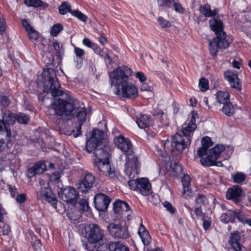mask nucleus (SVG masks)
Returning <instances> with one entry per match:
<instances>
[{
    "mask_svg": "<svg viewBox=\"0 0 251 251\" xmlns=\"http://www.w3.org/2000/svg\"><path fill=\"white\" fill-rule=\"evenodd\" d=\"M136 123L140 128L145 129L151 124L150 117L145 114H140L137 117Z\"/></svg>",
    "mask_w": 251,
    "mask_h": 251,
    "instance_id": "24",
    "label": "nucleus"
},
{
    "mask_svg": "<svg viewBox=\"0 0 251 251\" xmlns=\"http://www.w3.org/2000/svg\"><path fill=\"white\" fill-rule=\"evenodd\" d=\"M94 48V50L96 53H98L100 56H102L104 55L103 51L98 46H95Z\"/></svg>",
    "mask_w": 251,
    "mask_h": 251,
    "instance_id": "63",
    "label": "nucleus"
},
{
    "mask_svg": "<svg viewBox=\"0 0 251 251\" xmlns=\"http://www.w3.org/2000/svg\"><path fill=\"white\" fill-rule=\"evenodd\" d=\"M199 10L202 15L206 17H214L217 14L218 12L216 9L214 11L211 10L210 6L208 4L201 6L199 8Z\"/></svg>",
    "mask_w": 251,
    "mask_h": 251,
    "instance_id": "26",
    "label": "nucleus"
},
{
    "mask_svg": "<svg viewBox=\"0 0 251 251\" xmlns=\"http://www.w3.org/2000/svg\"><path fill=\"white\" fill-rule=\"evenodd\" d=\"M110 201L109 197L102 193L97 194L94 198L95 207L100 211H106Z\"/></svg>",
    "mask_w": 251,
    "mask_h": 251,
    "instance_id": "13",
    "label": "nucleus"
},
{
    "mask_svg": "<svg viewBox=\"0 0 251 251\" xmlns=\"http://www.w3.org/2000/svg\"><path fill=\"white\" fill-rule=\"evenodd\" d=\"M59 13L61 15H65L67 12L71 13L73 11L71 9L70 6L67 2L64 1L62 3L61 5L59 7Z\"/></svg>",
    "mask_w": 251,
    "mask_h": 251,
    "instance_id": "35",
    "label": "nucleus"
},
{
    "mask_svg": "<svg viewBox=\"0 0 251 251\" xmlns=\"http://www.w3.org/2000/svg\"><path fill=\"white\" fill-rule=\"evenodd\" d=\"M42 76L44 92L50 93L53 97L61 96L63 94V92L59 89L60 84L54 69H44L42 73Z\"/></svg>",
    "mask_w": 251,
    "mask_h": 251,
    "instance_id": "6",
    "label": "nucleus"
},
{
    "mask_svg": "<svg viewBox=\"0 0 251 251\" xmlns=\"http://www.w3.org/2000/svg\"><path fill=\"white\" fill-rule=\"evenodd\" d=\"M225 79L227 81L232 88L240 91L242 89V84L236 72L227 71L224 74Z\"/></svg>",
    "mask_w": 251,
    "mask_h": 251,
    "instance_id": "12",
    "label": "nucleus"
},
{
    "mask_svg": "<svg viewBox=\"0 0 251 251\" xmlns=\"http://www.w3.org/2000/svg\"><path fill=\"white\" fill-rule=\"evenodd\" d=\"M8 188L12 197H15L17 195V189L11 185H8Z\"/></svg>",
    "mask_w": 251,
    "mask_h": 251,
    "instance_id": "60",
    "label": "nucleus"
},
{
    "mask_svg": "<svg viewBox=\"0 0 251 251\" xmlns=\"http://www.w3.org/2000/svg\"><path fill=\"white\" fill-rule=\"evenodd\" d=\"M71 14L82 22H86L87 20V16L78 10H73Z\"/></svg>",
    "mask_w": 251,
    "mask_h": 251,
    "instance_id": "43",
    "label": "nucleus"
},
{
    "mask_svg": "<svg viewBox=\"0 0 251 251\" xmlns=\"http://www.w3.org/2000/svg\"><path fill=\"white\" fill-rule=\"evenodd\" d=\"M46 165L43 161L35 163L28 170V176L32 177L34 176L43 174L46 171Z\"/></svg>",
    "mask_w": 251,
    "mask_h": 251,
    "instance_id": "18",
    "label": "nucleus"
},
{
    "mask_svg": "<svg viewBox=\"0 0 251 251\" xmlns=\"http://www.w3.org/2000/svg\"><path fill=\"white\" fill-rule=\"evenodd\" d=\"M79 208L83 211H87L89 209L87 201L85 199H81L79 201Z\"/></svg>",
    "mask_w": 251,
    "mask_h": 251,
    "instance_id": "47",
    "label": "nucleus"
},
{
    "mask_svg": "<svg viewBox=\"0 0 251 251\" xmlns=\"http://www.w3.org/2000/svg\"><path fill=\"white\" fill-rule=\"evenodd\" d=\"M84 230L89 242L94 244L103 240L104 230L98 225L90 224L85 226Z\"/></svg>",
    "mask_w": 251,
    "mask_h": 251,
    "instance_id": "7",
    "label": "nucleus"
},
{
    "mask_svg": "<svg viewBox=\"0 0 251 251\" xmlns=\"http://www.w3.org/2000/svg\"><path fill=\"white\" fill-rule=\"evenodd\" d=\"M58 196L66 202L75 204L78 199L79 194L74 188L67 187L58 192Z\"/></svg>",
    "mask_w": 251,
    "mask_h": 251,
    "instance_id": "9",
    "label": "nucleus"
},
{
    "mask_svg": "<svg viewBox=\"0 0 251 251\" xmlns=\"http://www.w3.org/2000/svg\"><path fill=\"white\" fill-rule=\"evenodd\" d=\"M139 179L130 180L128 182V185L131 189L137 191Z\"/></svg>",
    "mask_w": 251,
    "mask_h": 251,
    "instance_id": "48",
    "label": "nucleus"
},
{
    "mask_svg": "<svg viewBox=\"0 0 251 251\" xmlns=\"http://www.w3.org/2000/svg\"><path fill=\"white\" fill-rule=\"evenodd\" d=\"M95 179L92 173H86L82 176L81 179L76 184V187L79 192L86 193L92 188Z\"/></svg>",
    "mask_w": 251,
    "mask_h": 251,
    "instance_id": "8",
    "label": "nucleus"
},
{
    "mask_svg": "<svg viewBox=\"0 0 251 251\" xmlns=\"http://www.w3.org/2000/svg\"><path fill=\"white\" fill-rule=\"evenodd\" d=\"M172 6H174L175 10L177 12L183 13L184 12V9L179 2L178 0H174V1L172 2Z\"/></svg>",
    "mask_w": 251,
    "mask_h": 251,
    "instance_id": "46",
    "label": "nucleus"
},
{
    "mask_svg": "<svg viewBox=\"0 0 251 251\" xmlns=\"http://www.w3.org/2000/svg\"><path fill=\"white\" fill-rule=\"evenodd\" d=\"M206 201V198L203 195H199L196 200V207H202L205 205V202Z\"/></svg>",
    "mask_w": 251,
    "mask_h": 251,
    "instance_id": "44",
    "label": "nucleus"
},
{
    "mask_svg": "<svg viewBox=\"0 0 251 251\" xmlns=\"http://www.w3.org/2000/svg\"><path fill=\"white\" fill-rule=\"evenodd\" d=\"M163 206L166 209L171 213L173 214L175 212V209L173 207L172 204L168 201H165L163 203Z\"/></svg>",
    "mask_w": 251,
    "mask_h": 251,
    "instance_id": "51",
    "label": "nucleus"
},
{
    "mask_svg": "<svg viewBox=\"0 0 251 251\" xmlns=\"http://www.w3.org/2000/svg\"><path fill=\"white\" fill-rule=\"evenodd\" d=\"M199 86L201 91L205 92L209 88L208 81L205 78L202 77L199 80Z\"/></svg>",
    "mask_w": 251,
    "mask_h": 251,
    "instance_id": "41",
    "label": "nucleus"
},
{
    "mask_svg": "<svg viewBox=\"0 0 251 251\" xmlns=\"http://www.w3.org/2000/svg\"><path fill=\"white\" fill-rule=\"evenodd\" d=\"M202 147L197 151L198 155L202 157L206 155L205 157L201 159V163L205 166H211L216 165L222 167L223 164L221 161H216L220 154L225 150V147L222 144H218L208 151L209 147L213 145V142L210 137H204L201 141Z\"/></svg>",
    "mask_w": 251,
    "mask_h": 251,
    "instance_id": "3",
    "label": "nucleus"
},
{
    "mask_svg": "<svg viewBox=\"0 0 251 251\" xmlns=\"http://www.w3.org/2000/svg\"><path fill=\"white\" fill-rule=\"evenodd\" d=\"M174 1V0H157V3L160 7L171 8Z\"/></svg>",
    "mask_w": 251,
    "mask_h": 251,
    "instance_id": "40",
    "label": "nucleus"
},
{
    "mask_svg": "<svg viewBox=\"0 0 251 251\" xmlns=\"http://www.w3.org/2000/svg\"><path fill=\"white\" fill-rule=\"evenodd\" d=\"M203 221V226L205 229H207L211 225V222L209 220H205V218L202 219Z\"/></svg>",
    "mask_w": 251,
    "mask_h": 251,
    "instance_id": "62",
    "label": "nucleus"
},
{
    "mask_svg": "<svg viewBox=\"0 0 251 251\" xmlns=\"http://www.w3.org/2000/svg\"><path fill=\"white\" fill-rule=\"evenodd\" d=\"M109 148L107 146L101 144V146H98L94 150L93 153L96 157L95 159V163L109 160Z\"/></svg>",
    "mask_w": 251,
    "mask_h": 251,
    "instance_id": "15",
    "label": "nucleus"
},
{
    "mask_svg": "<svg viewBox=\"0 0 251 251\" xmlns=\"http://www.w3.org/2000/svg\"><path fill=\"white\" fill-rule=\"evenodd\" d=\"M99 170L102 172L103 175L113 178L115 176V173L114 170H112L109 161H101L96 163Z\"/></svg>",
    "mask_w": 251,
    "mask_h": 251,
    "instance_id": "20",
    "label": "nucleus"
},
{
    "mask_svg": "<svg viewBox=\"0 0 251 251\" xmlns=\"http://www.w3.org/2000/svg\"><path fill=\"white\" fill-rule=\"evenodd\" d=\"M55 114L59 116H76L79 121V125L76 127V133H74L75 130L73 129L70 132L66 133L68 135H73L75 138L79 136L81 134L82 125L85 122L87 115V109L85 107H79L75 105L74 104L66 100L59 99L51 104Z\"/></svg>",
    "mask_w": 251,
    "mask_h": 251,
    "instance_id": "2",
    "label": "nucleus"
},
{
    "mask_svg": "<svg viewBox=\"0 0 251 251\" xmlns=\"http://www.w3.org/2000/svg\"><path fill=\"white\" fill-rule=\"evenodd\" d=\"M6 23L4 19L0 18V35H2L5 31Z\"/></svg>",
    "mask_w": 251,
    "mask_h": 251,
    "instance_id": "53",
    "label": "nucleus"
},
{
    "mask_svg": "<svg viewBox=\"0 0 251 251\" xmlns=\"http://www.w3.org/2000/svg\"><path fill=\"white\" fill-rule=\"evenodd\" d=\"M52 46L54 50L56 51V52H59V50H60L59 45L56 41L53 42Z\"/></svg>",
    "mask_w": 251,
    "mask_h": 251,
    "instance_id": "64",
    "label": "nucleus"
},
{
    "mask_svg": "<svg viewBox=\"0 0 251 251\" xmlns=\"http://www.w3.org/2000/svg\"><path fill=\"white\" fill-rule=\"evenodd\" d=\"M191 119L187 123L183 125L181 131L186 137H190L191 139V135L196 129V119L198 117L197 112L193 111L191 113Z\"/></svg>",
    "mask_w": 251,
    "mask_h": 251,
    "instance_id": "11",
    "label": "nucleus"
},
{
    "mask_svg": "<svg viewBox=\"0 0 251 251\" xmlns=\"http://www.w3.org/2000/svg\"><path fill=\"white\" fill-rule=\"evenodd\" d=\"M131 70L127 66L118 67L109 73L111 84L116 87L115 94L120 98L135 99L138 96V89L128 81Z\"/></svg>",
    "mask_w": 251,
    "mask_h": 251,
    "instance_id": "1",
    "label": "nucleus"
},
{
    "mask_svg": "<svg viewBox=\"0 0 251 251\" xmlns=\"http://www.w3.org/2000/svg\"><path fill=\"white\" fill-rule=\"evenodd\" d=\"M223 105V106L222 109V111L225 115L230 117L234 114L235 109L233 104L230 101Z\"/></svg>",
    "mask_w": 251,
    "mask_h": 251,
    "instance_id": "30",
    "label": "nucleus"
},
{
    "mask_svg": "<svg viewBox=\"0 0 251 251\" xmlns=\"http://www.w3.org/2000/svg\"><path fill=\"white\" fill-rule=\"evenodd\" d=\"M174 170L175 171L176 175H179L182 173V167L178 163H175L173 167Z\"/></svg>",
    "mask_w": 251,
    "mask_h": 251,
    "instance_id": "52",
    "label": "nucleus"
},
{
    "mask_svg": "<svg viewBox=\"0 0 251 251\" xmlns=\"http://www.w3.org/2000/svg\"><path fill=\"white\" fill-rule=\"evenodd\" d=\"M246 175L241 172H238L232 176V179L235 183H241L244 182L246 179Z\"/></svg>",
    "mask_w": 251,
    "mask_h": 251,
    "instance_id": "32",
    "label": "nucleus"
},
{
    "mask_svg": "<svg viewBox=\"0 0 251 251\" xmlns=\"http://www.w3.org/2000/svg\"><path fill=\"white\" fill-rule=\"evenodd\" d=\"M241 240L239 231L230 234L229 243L231 246V251H247L246 248L240 243Z\"/></svg>",
    "mask_w": 251,
    "mask_h": 251,
    "instance_id": "17",
    "label": "nucleus"
},
{
    "mask_svg": "<svg viewBox=\"0 0 251 251\" xmlns=\"http://www.w3.org/2000/svg\"><path fill=\"white\" fill-rule=\"evenodd\" d=\"M103 133L99 130H95L91 138H93L94 141H97L100 144H101V141L103 139Z\"/></svg>",
    "mask_w": 251,
    "mask_h": 251,
    "instance_id": "37",
    "label": "nucleus"
},
{
    "mask_svg": "<svg viewBox=\"0 0 251 251\" xmlns=\"http://www.w3.org/2000/svg\"><path fill=\"white\" fill-rule=\"evenodd\" d=\"M10 231L11 229L9 225L3 222H0V236L7 235Z\"/></svg>",
    "mask_w": 251,
    "mask_h": 251,
    "instance_id": "39",
    "label": "nucleus"
},
{
    "mask_svg": "<svg viewBox=\"0 0 251 251\" xmlns=\"http://www.w3.org/2000/svg\"><path fill=\"white\" fill-rule=\"evenodd\" d=\"M172 142L175 149L179 152H181L190 145L191 139L185 136L184 138L179 134L176 133L173 136Z\"/></svg>",
    "mask_w": 251,
    "mask_h": 251,
    "instance_id": "10",
    "label": "nucleus"
},
{
    "mask_svg": "<svg viewBox=\"0 0 251 251\" xmlns=\"http://www.w3.org/2000/svg\"><path fill=\"white\" fill-rule=\"evenodd\" d=\"M24 3L27 6L34 7H41L43 5L41 0H24Z\"/></svg>",
    "mask_w": 251,
    "mask_h": 251,
    "instance_id": "38",
    "label": "nucleus"
},
{
    "mask_svg": "<svg viewBox=\"0 0 251 251\" xmlns=\"http://www.w3.org/2000/svg\"><path fill=\"white\" fill-rule=\"evenodd\" d=\"M114 141L118 148L125 152L127 155L125 169L126 175L129 178H134L135 175L138 174L139 163L137 158L134 155L131 142L122 135L115 137Z\"/></svg>",
    "mask_w": 251,
    "mask_h": 251,
    "instance_id": "4",
    "label": "nucleus"
},
{
    "mask_svg": "<svg viewBox=\"0 0 251 251\" xmlns=\"http://www.w3.org/2000/svg\"><path fill=\"white\" fill-rule=\"evenodd\" d=\"M151 186L147 178H141L139 179L137 191L142 195L146 196L151 190Z\"/></svg>",
    "mask_w": 251,
    "mask_h": 251,
    "instance_id": "21",
    "label": "nucleus"
},
{
    "mask_svg": "<svg viewBox=\"0 0 251 251\" xmlns=\"http://www.w3.org/2000/svg\"><path fill=\"white\" fill-rule=\"evenodd\" d=\"M158 22L160 26L162 28H168L171 26V24L169 21L164 19L162 17H159Z\"/></svg>",
    "mask_w": 251,
    "mask_h": 251,
    "instance_id": "45",
    "label": "nucleus"
},
{
    "mask_svg": "<svg viewBox=\"0 0 251 251\" xmlns=\"http://www.w3.org/2000/svg\"><path fill=\"white\" fill-rule=\"evenodd\" d=\"M29 117L25 114H16V120L20 124H26L29 121Z\"/></svg>",
    "mask_w": 251,
    "mask_h": 251,
    "instance_id": "34",
    "label": "nucleus"
},
{
    "mask_svg": "<svg viewBox=\"0 0 251 251\" xmlns=\"http://www.w3.org/2000/svg\"><path fill=\"white\" fill-rule=\"evenodd\" d=\"M2 120L7 126L9 125H13L16 120V114L9 111L6 112L3 114Z\"/></svg>",
    "mask_w": 251,
    "mask_h": 251,
    "instance_id": "28",
    "label": "nucleus"
},
{
    "mask_svg": "<svg viewBox=\"0 0 251 251\" xmlns=\"http://www.w3.org/2000/svg\"><path fill=\"white\" fill-rule=\"evenodd\" d=\"M63 29V27L61 24L59 23L56 24L51 27L50 30V34L52 36H56Z\"/></svg>",
    "mask_w": 251,
    "mask_h": 251,
    "instance_id": "33",
    "label": "nucleus"
},
{
    "mask_svg": "<svg viewBox=\"0 0 251 251\" xmlns=\"http://www.w3.org/2000/svg\"><path fill=\"white\" fill-rule=\"evenodd\" d=\"M107 229L111 235L115 238L126 239L128 237L127 229L122 228L119 225L110 223L108 225Z\"/></svg>",
    "mask_w": 251,
    "mask_h": 251,
    "instance_id": "14",
    "label": "nucleus"
},
{
    "mask_svg": "<svg viewBox=\"0 0 251 251\" xmlns=\"http://www.w3.org/2000/svg\"><path fill=\"white\" fill-rule=\"evenodd\" d=\"M162 146L163 147L164 151L166 153V154H168L169 153H172L174 151V147L172 146V142L170 143L169 140L168 139L165 142H162Z\"/></svg>",
    "mask_w": 251,
    "mask_h": 251,
    "instance_id": "36",
    "label": "nucleus"
},
{
    "mask_svg": "<svg viewBox=\"0 0 251 251\" xmlns=\"http://www.w3.org/2000/svg\"><path fill=\"white\" fill-rule=\"evenodd\" d=\"M209 25L216 35L209 42L210 53L212 56H215L217 54L218 49H226L229 47L230 43L226 33L223 30V24L220 19L214 17L210 20Z\"/></svg>",
    "mask_w": 251,
    "mask_h": 251,
    "instance_id": "5",
    "label": "nucleus"
},
{
    "mask_svg": "<svg viewBox=\"0 0 251 251\" xmlns=\"http://www.w3.org/2000/svg\"><path fill=\"white\" fill-rule=\"evenodd\" d=\"M46 200L50 202L53 207H56L57 204V200L54 197L50 196H46Z\"/></svg>",
    "mask_w": 251,
    "mask_h": 251,
    "instance_id": "49",
    "label": "nucleus"
},
{
    "mask_svg": "<svg viewBox=\"0 0 251 251\" xmlns=\"http://www.w3.org/2000/svg\"><path fill=\"white\" fill-rule=\"evenodd\" d=\"M83 44L88 47L94 48L95 46L94 44H92L91 41L88 38H85L83 40Z\"/></svg>",
    "mask_w": 251,
    "mask_h": 251,
    "instance_id": "59",
    "label": "nucleus"
},
{
    "mask_svg": "<svg viewBox=\"0 0 251 251\" xmlns=\"http://www.w3.org/2000/svg\"><path fill=\"white\" fill-rule=\"evenodd\" d=\"M228 215L230 216L229 211L227 213H223L221 217V220L225 222H228L230 221V218H228Z\"/></svg>",
    "mask_w": 251,
    "mask_h": 251,
    "instance_id": "61",
    "label": "nucleus"
},
{
    "mask_svg": "<svg viewBox=\"0 0 251 251\" xmlns=\"http://www.w3.org/2000/svg\"><path fill=\"white\" fill-rule=\"evenodd\" d=\"M139 236L144 245L147 246L150 243L151 238L148 231L144 232Z\"/></svg>",
    "mask_w": 251,
    "mask_h": 251,
    "instance_id": "42",
    "label": "nucleus"
},
{
    "mask_svg": "<svg viewBox=\"0 0 251 251\" xmlns=\"http://www.w3.org/2000/svg\"><path fill=\"white\" fill-rule=\"evenodd\" d=\"M41 241L38 239H35V241L32 243V246L36 250L40 249L41 248Z\"/></svg>",
    "mask_w": 251,
    "mask_h": 251,
    "instance_id": "57",
    "label": "nucleus"
},
{
    "mask_svg": "<svg viewBox=\"0 0 251 251\" xmlns=\"http://www.w3.org/2000/svg\"><path fill=\"white\" fill-rule=\"evenodd\" d=\"M0 102L4 106H8L10 102L8 98L5 96H2L0 97Z\"/></svg>",
    "mask_w": 251,
    "mask_h": 251,
    "instance_id": "55",
    "label": "nucleus"
},
{
    "mask_svg": "<svg viewBox=\"0 0 251 251\" xmlns=\"http://www.w3.org/2000/svg\"><path fill=\"white\" fill-rule=\"evenodd\" d=\"M16 200L19 203H23L26 200V195L25 194H19L17 196Z\"/></svg>",
    "mask_w": 251,
    "mask_h": 251,
    "instance_id": "56",
    "label": "nucleus"
},
{
    "mask_svg": "<svg viewBox=\"0 0 251 251\" xmlns=\"http://www.w3.org/2000/svg\"><path fill=\"white\" fill-rule=\"evenodd\" d=\"M74 50L76 56L79 58L82 57L84 55L85 52L84 50L80 48L75 47Z\"/></svg>",
    "mask_w": 251,
    "mask_h": 251,
    "instance_id": "54",
    "label": "nucleus"
},
{
    "mask_svg": "<svg viewBox=\"0 0 251 251\" xmlns=\"http://www.w3.org/2000/svg\"><path fill=\"white\" fill-rule=\"evenodd\" d=\"M201 207H196L195 212L198 217H200L202 219L204 218V214L202 212Z\"/></svg>",
    "mask_w": 251,
    "mask_h": 251,
    "instance_id": "58",
    "label": "nucleus"
},
{
    "mask_svg": "<svg viewBox=\"0 0 251 251\" xmlns=\"http://www.w3.org/2000/svg\"><path fill=\"white\" fill-rule=\"evenodd\" d=\"M135 76L141 82H144L146 80L147 77L142 72H137L135 73Z\"/></svg>",
    "mask_w": 251,
    "mask_h": 251,
    "instance_id": "50",
    "label": "nucleus"
},
{
    "mask_svg": "<svg viewBox=\"0 0 251 251\" xmlns=\"http://www.w3.org/2000/svg\"><path fill=\"white\" fill-rule=\"evenodd\" d=\"M23 25L28 33L29 38L32 41H36L38 37V32L28 23L26 19H23L22 21Z\"/></svg>",
    "mask_w": 251,
    "mask_h": 251,
    "instance_id": "22",
    "label": "nucleus"
},
{
    "mask_svg": "<svg viewBox=\"0 0 251 251\" xmlns=\"http://www.w3.org/2000/svg\"><path fill=\"white\" fill-rule=\"evenodd\" d=\"M217 101L219 104H225L230 101L229 94L226 91H219L217 93Z\"/></svg>",
    "mask_w": 251,
    "mask_h": 251,
    "instance_id": "29",
    "label": "nucleus"
},
{
    "mask_svg": "<svg viewBox=\"0 0 251 251\" xmlns=\"http://www.w3.org/2000/svg\"><path fill=\"white\" fill-rule=\"evenodd\" d=\"M243 193L241 187L239 185H234L227 190L226 198L227 200H232L236 203H239L241 201Z\"/></svg>",
    "mask_w": 251,
    "mask_h": 251,
    "instance_id": "16",
    "label": "nucleus"
},
{
    "mask_svg": "<svg viewBox=\"0 0 251 251\" xmlns=\"http://www.w3.org/2000/svg\"><path fill=\"white\" fill-rule=\"evenodd\" d=\"M229 214L232 220H233L235 218H236L239 221L243 223H246L247 224L249 220L245 214L241 213L239 211L229 210Z\"/></svg>",
    "mask_w": 251,
    "mask_h": 251,
    "instance_id": "27",
    "label": "nucleus"
},
{
    "mask_svg": "<svg viewBox=\"0 0 251 251\" xmlns=\"http://www.w3.org/2000/svg\"><path fill=\"white\" fill-rule=\"evenodd\" d=\"M98 146H101V144L94 141L93 138H90L87 142L86 149L88 152H90L93 151H94V150Z\"/></svg>",
    "mask_w": 251,
    "mask_h": 251,
    "instance_id": "31",
    "label": "nucleus"
},
{
    "mask_svg": "<svg viewBox=\"0 0 251 251\" xmlns=\"http://www.w3.org/2000/svg\"><path fill=\"white\" fill-rule=\"evenodd\" d=\"M113 209L115 213L123 214L124 211L127 212L129 211L130 207L126 201L118 200L114 202Z\"/></svg>",
    "mask_w": 251,
    "mask_h": 251,
    "instance_id": "23",
    "label": "nucleus"
},
{
    "mask_svg": "<svg viewBox=\"0 0 251 251\" xmlns=\"http://www.w3.org/2000/svg\"><path fill=\"white\" fill-rule=\"evenodd\" d=\"M190 181L191 178L188 175H184L181 178V182L183 189L182 197L184 199H189L193 195V192L191 189L190 188Z\"/></svg>",
    "mask_w": 251,
    "mask_h": 251,
    "instance_id": "19",
    "label": "nucleus"
},
{
    "mask_svg": "<svg viewBox=\"0 0 251 251\" xmlns=\"http://www.w3.org/2000/svg\"><path fill=\"white\" fill-rule=\"evenodd\" d=\"M106 247L110 251H129V248L118 242H111L106 244Z\"/></svg>",
    "mask_w": 251,
    "mask_h": 251,
    "instance_id": "25",
    "label": "nucleus"
}]
</instances>
